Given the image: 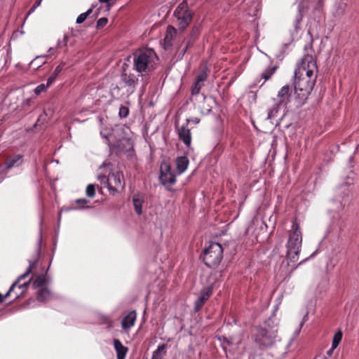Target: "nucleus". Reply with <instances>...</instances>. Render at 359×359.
<instances>
[{
	"mask_svg": "<svg viewBox=\"0 0 359 359\" xmlns=\"http://www.w3.org/2000/svg\"><path fill=\"white\" fill-rule=\"evenodd\" d=\"M167 344H163L159 345L157 349L154 351L151 359H163L166 355Z\"/></svg>",
	"mask_w": 359,
	"mask_h": 359,
	"instance_id": "nucleus-23",
	"label": "nucleus"
},
{
	"mask_svg": "<svg viewBox=\"0 0 359 359\" xmlns=\"http://www.w3.org/2000/svg\"><path fill=\"white\" fill-rule=\"evenodd\" d=\"M201 109L203 113L208 114L211 111L212 107L209 104H208L207 107L201 106Z\"/></svg>",
	"mask_w": 359,
	"mask_h": 359,
	"instance_id": "nucleus-44",
	"label": "nucleus"
},
{
	"mask_svg": "<svg viewBox=\"0 0 359 359\" xmlns=\"http://www.w3.org/2000/svg\"><path fill=\"white\" fill-rule=\"evenodd\" d=\"M29 266L28 269L23 274H22L21 276H20L18 278V280L21 281L22 280L27 278L32 272V270L36 267L38 259H36L34 260H29Z\"/></svg>",
	"mask_w": 359,
	"mask_h": 359,
	"instance_id": "nucleus-26",
	"label": "nucleus"
},
{
	"mask_svg": "<svg viewBox=\"0 0 359 359\" xmlns=\"http://www.w3.org/2000/svg\"><path fill=\"white\" fill-rule=\"evenodd\" d=\"M41 1L42 0H36L34 3L36 4V6H39L41 5Z\"/></svg>",
	"mask_w": 359,
	"mask_h": 359,
	"instance_id": "nucleus-54",
	"label": "nucleus"
},
{
	"mask_svg": "<svg viewBox=\"0 0 359 359\" xmlns=\"http://www.w3.org/2000/svg\"><path fill=\"white\" fill-rule=\"evenodd\" d=\"M192 12L188 8L187 1H184L178 5L174 15L177 20L180 29L184 30L192 20Z\"/></svg>",
	"mask_w": 359,
	"mask_h": 359,
	"instance_id": "nucleus-8",
	"label": "nucleus"
},
{
	"mask_svg": "<svg viewBox=\"0 0 359 359\" xmlns=\"http://www.w3.org/2000/svg\"><path fill=\"white\" fill-rule=\"evenodd\" d=\"M114 346L116 352L117 359H125L128 348L123 346L119 339L114 340Z\"/></svg>",
	"mask_w": 359,
	"mask_h": 359,
	"instance_id": "nucleus-18",
	"label": "nucleus"
},
{
	"mask_svg": "<svg viewBox=\"0 0 359 359\" xmlns=\"http://www.w3.org/2000/svg\"><path fill=\"white\" fill-rule=\"evenodd\" d=\"M48 120V115L45 111H43L38 118V119L35 123V127L41 126L45 123H47Z\"/></svg>",
	"mask_w": 359,
	"mask_h": 359,
	"instance_id": "nucleus-33",
	"label": "nucleus"
},
{
	"mask_svg": "<svg viewBox=\"0 0 359 359\" xmlns=\"http://www.w3.org/2000/svg\"><path fill=\"white\" fill-rule=\"evenodd\" d=\"M144 196L142 194H137L133 196V202L135 211L139 215L142 213V203H144Z\"/></svg>",
	"mask_w": 359,
	"mask_h": 359,
	"instance_id": "nucleus-19",
	"label": "nucleus"
},
{
	"mask_svg": "<svg viewBox=\"0 0 359 359\" xmlns=\"http://www.w3.org/2000/svg\"><path fill=\"white\" fill-rule=\"evenodd\" d=\"M86 195L88 196V197H90V198H93L95 196V185L94 184H88L86 187Z\"/></svg>",
	"mask_w": 359,
	"mask_h": 359,
	"instance_id": "nucleus-35",
	"label": "nucleus"
},
{
	"mask_svg": "<svg viewBox=\"0 0 359 359\" xmlns=\"http://www.w3.org/2000/svg\"><path fill=\"white\" fill-rule=\"evenodd\" d=\"M278 106L279 105H278V104H277L272 109L269 110L268 116H267L268 119H271L276 116V114L278 113Z\"/></svg>",
	"mask_w": 359,
	"mask_h": 359,
	"instance_id": "nucleus-37",
	"label": "nucleus"
},
{
	"mask_svg": "<svg viewBox=\"0 0 359 359\" xmlns=\"http://www.w3.org/2000/svg\"><path fill=\"white\" fill-rule=\"evenodd\" d=\"M124 134L125 128L123 127L116 128L109 136L101 133V135L109 142L114 138L116 140V142L114 143V147L122 150L129 151L133 148V143L130 139L126 137Z\"/></svg>",
	"mask_w": 359,
	"mask_h": 359,
	"instance_id": "nucleus-6",
	"label": "nucleus"
},
{
	"mask_svg": "<svg viewBox=\"0 0 359 359\" xmlns=\"http://www.w3.org/2000/svg\"><path fill=\"white\" fill-rule=\"evenodd\" d=\"M111 0H99L100 2L101 3H106L107 4V7L109 8L111 7V4L109 3Z\"/></svg>",
	"mask_w": 359,
	"mask_h": 359,
	"instance_id": "nucleus-48",
	"label": "nucleus"
},
{
	"mask_svg": "<svg viewBox=\"0 0 359 359\" xmlns=\"http://www.w3.org/2000/svg\"><path fill=\"white\" fill-rule=\"evenodd\" d=\"M309 0H300L298 5V14L296 17V25L295 27L297 28V25L302 21L304 13L309 10Z\"/></svg>",
	"mask_w": 359,
	"mask_h": 359,
	"instance_id": "nucleus-16",
	"label": "nucleus"
},
{
	"mask_svg": "<svg viewBox=\"0 0 359 359\" xmlns=\"http://www.w3.org/2000/svg\"><path fill=\"white\" fill-rule=\"evenodd\" d=\"M189 165V160L186 156H180L176 159L177 170L179 174L184 172Z\"/></svg>",
	"mask_w": 359,
	"mask_h": 359,
	"instance_id": "nucleus-21",
	"label": "nucleus"
},
{
	"mask_svg": "<svg viewBox=\"0 0 359 359\" xmlns=\"http://www.w3.org/2000/svg\"><path fill=\"white\" fill-rule=\"evenodd\" d=\"M157 59L156 53L151 49L140 50L134 54V68L140 73L149 72L154 69Z\"/></svg>",
	"mask_w": 359,
	"mask_h": 359,
	"instance_id": "nucleus-3",
	"label": "nucleus"
},
{
	"mask_svg": "<svg viewBox=\"0 0 359 359\" xmlns=\"http://www.w3.org/2000/svg\"><path fill=\"white\" fill-rule=\"evenodd\" d=\"M277 330H266L265 328L257 329V333L255 336V341L259 344L264 346H271L276 337Z\"/></svg>",
	"mask_w": 359,
	"mask_h": 359,
	"instance_id": "nucleus-9",
	"label": "nucleus"
},
{
	"mask_svg": "<svg viewBox=\"0 0 359 359\" xmlns=\"http://www.w3.org/2000/svg\"><path fill=\"white\" fill-rule=\"evenodd\" d=\"M203 100H204V103L208 102H213V100H212V99L211 97L208 98V97H206L205 96L203 97Z\"/></svg>",
	"mask_w": 359,
	"mask_h": 359,
	"instance_id": "nucleus-50",
	"label": "nucleus"
},
{
	"mask_svg": "<svg viewBox=\"0 0 359 359\" xmlns=\"http://www.w3.org/2000/svg\"><path fill=\"white\" fill-rule=\"evenodd\" d=\"M317 76L300 75L294 72V90L298 105H303L311 94Z\"/></svg>",
	"mask_w": 359,
	"mask_h": 359,
	"instance_id": "nucleus-1",
	"label": "nucleus"
},
{
	"mask_svg": "<svg viewBox=\"0 0 359 359\" xmlns=\"http://www.w3.org/2000/svg\"><path fill=\"white\" fill-rule=\"evenodd\" d=\"M339 344V343L332 341V348L335 349L338 346Z\"/></svg>",
	"mask_w": 359,
	"mask_h": 359,
	"instance_id": "nucleus-51",
	"label": "nucleus"
},
{
	"mask_svg": "<svg viewBox=\"0 0 359 359\" xmlns=\"http://www.w3.org/2000/svg\"><path fill=\"white\" fill-rule=\"evenodd\" d=\"M137 82L138 79L134 74H128L123 69L118 84L114 86L111 90L114 93L117 91V93L122 90L123 91L122 95H129L135 91Z\"/></svg>",
	"mask_w": 359,
	"mask_h": 359,
	"instance_id": "nucleus-5",
	"label": "nucleus"
},
{
	"mask_svg": "<svg viewBox=\"0 0 359 359\" xmlns=\"http://www.w3.org/2000/svg\"><path fill=\"white\" fill-rule=\"evenodd\" d=\"M347 4L345 1H341L336 5L335 15L338 16L343 15L345 13Z\"/></svg>",
	"mask_w": 359,
	"mask_h": 359,
	"instance_id": "nucleus-30",
	"label": "nucleus"
},
{
	"mask_svg": "<svg viewBox=\"0 0 359 359\" xmlns=\"http://www.w3.org/2000/svg\"><path fill=\"white\" fill-rule=\"evenodd\" d=\"M58 45H59L60 46H61V42H59V43H58Z\"/></svg>",
	"mask_w": 359,
	"mask_h": 359,
	"instance_id": "nucleus-57",
	"label": "nucleus"
},
{
	"mask_svg": "<svg viewBox=\"0 0 359 359\" xmlns=\"http://www.w3.org/2000/svg\"><path fill=\"white\" fill-rule=\"evenodd\" d=\"M106 185L111 194H114L125 186L124 177L121 172L110 174L106 180Z\"/></svg>",
	"mask_w": 359,
	"mask_h": 359,
	"instance_id": "nucleus-10",
	"label": "nucleus"
},
{
	"mask_svg": "<svg viewBox=\"0 0 359 359\" xmlns=\"http://www.w3.org/2000/svg\"><path fill=\"white\" fill-rule=\"evenodd\" d=\"M136 318V311H130L122 320V329L125 331L130 330L134 325Z\"/></svg>",
	"mask_w": 359,
	"mask_h": 359,
	"instance_id": "nucleus-14",
	"label": "nucleus"
},
{
	"mask_svg": "<svg viewBox=\"0 0 359 359\" xmlns=\"http://www.w3.org/2000/svg\"><path fill=\"white\" fill-rule=\"evenodd\" d=\"M38 6H36V4H34L33 5V6L30 8V10L28 12V15H29L30 13H32V12L34 11V10L37 8Z\"/></svg>",
	"mask_w": 359,
	"mask_h": 359,
	"instance_id": "nucleus-49",
	"label": "nucleus"
},
{
	"mask_svg": "<svg viewBox=\"0 0 359 359\" xmlns=\"http://www.w3.org/2000/svg\"><path fill=\"white\" fill-rule=\"evenodd\" d=\"M128 109L126 107H121L119 109V116L125 118L128 115Z\"/></svg>",
	"mask_w": 359,
	"mask_h": 359,
	"instance_id": "nucleus-42",
	"label": "nucleus"
},
{
	"mask_svg": "<svg viewBox=\"0 0 359 359\" xmlns=\"http://www.w3.org/2000/svg\"><path fill=\"white\" fill-rule=\"evenodd\" d=\"M32 280V277H31V278L29 279V280H28V281L25 282V283H22V284H20V280H18V279H17V280H15V281L12 284L11 287H10V289H9V290L7 292V293H6L4 296H3V297H4V300L5 299H6V298L10 295L11 292L14 290V288H15V287H17V286H18V287H19V288H23V290L22 291V292H21L20 294L17 295L16 299H18V298L21 297L23 295V294H24L25 291L27 290V287L29 286V285L30 284V282H31V280Z\"/></svg>",
	"mask_w": 359,
	"mask_h": 359,
	"instance_id": "nucleus-17",
	"label": "nucleus"
},
{
	"mask_svg": "<svg viewBox=\"0 0 359 359\" xmlns=\"http://www.w3.org/2000/svg\"><path fill=\"white\" fill-rule=\"evenodd\" d=\"M277 69L276 66L269 67L261 74L260 76L264 80V82L271 79Z\"/></svg>",
	"mask_w": 359,
	"mask_h": 359,
	"instance_id": "nucleus-28",
	"label": "nucleus"
},
{
	"mask_svg": "<svg viewBox=\"0 0 359 359\" xmlns=\"http://www.w3.org/2000/svg\"><path fill=\"white\" fill-rule=\"evenodd\" d=\"M292 88L289 85L283 86L278 93V105H286L290 101L292 95Z\"/></svg>",
	"mask_w": 359,
	"mask_h": 359,
	"instance_id": "nucleus-13",
	"label": "nucleus"
},
{
	"mask_svg": "<svg viewBox=\"0 0 359 359\" xmlns=\"http://www.w3.org/2000/svg\"><path fill=\"white\" fill-rule=\"evenodd\" d=\"M223 258V248L218 243H211L203 252V262L209 268L217 266Z\"/></svg>",
	"mask_w": 359,
	"mask_h": 359,
	"instance_id": "nucleus-4",
	"label": "nucleus"
},
{
	"mask_svg": "<svg viewBox=\"0 0 359 359\" xmlns=\"http://www.w3.org/2000/svg\"><path fill=\"white\" fill-rule=\"evenodd\" d=\"M44 57L45 56L36 57V58L30 62V65L33 66L35 68L40 67L41 65L45 64Z\"/></svg>",
	"mask_w": 359,
	"mask_h": 359,
	"instance_id": "nucleus-32",
	"label": "nucleus"
},
{
	"mask_svg": "<svg viewBox=\"0 0 359 359\" xmlns=\"http://www.w3.org/2000/svg\"><path fill=\"white\" fill-rule=\"evenodd\" d=\"M199 34V29L198 27H194L192 28V30H191V32L190 34V39H193V40H196V39L197 38V36H198Z\"/></svg>",
	"mask_w": 359,
	"mask_h": 359,
	"instance_id": "nucleus-41",
	"label": "nucleus"
},
{
	"mask_svg": "<svg viewBox=\"0 0 359 359\" xmlns=\"http://www.w3.org/2000/svg\"><path fill=\"white\" fill-rule=\"evenodd\" d=\"M4 301V297L3 295L0 293V304Z\"/></svg>",
	"mask_w": 359,
	"mask_h": 359,
	"instance_id": "nucleus-56",
	"label": "nucleus"
},
{
	"mask_svg": "<svg viewBox=\"0 0 359 359\" xmlns=\"http://www.w3.org/2000/svg\"><path fill=\"white\" fill-rule=\"evenodd\" d=\"M160 181L169 191L170 187L176 182L175 175L168 163H163L161 165Z\"/></svg>",
	"mask_w": 359,
	"mask_h": 359,
	"instance_id": "nucleus-11",
	"label": "nucleus"
},
{
	"mask_svg": "<svg viewBox=\"0 0 359 359\" xmlns=\"http://www.w3.org/2000/svg\"><path fill=\"white\" fill-rule=\"evenodd\" d=\"M194 42V40H193L190 38L188 39V41H187L186 46L182 50V51L180 53V55H182V57H183L184 55V54L186 53L188 48L193 45Z\"/></svg>",
	"mask_w": 359,
	"mask_h": 359,
	"instance_id": "nucleus-39",
	"label": "nucleus"
},
{
	"mask_svg": "<svg viewBox=\"0 0 359 359\" xmlns=\"http://www.w3.org/2000/svg\"><path fill=\"white\" fill-rule=\"evenodd\" d=\"M203 86V83L195 81V82L191 88V94L192 95H198Z\"/></svg>",
	"mask_w": 359,
	"mask_h": 359,
	"instance_id": "nucleus-34",
	"label": "nucleus"
},
{
	"mask_svg": "<svg viewBox=\"0 0 359 359\" xmlns=\"http://www.w3.org/2000/svg\"><path fill=\"white\" fill-rule=\"evenodd\" d=\"M108 22V19L107 18H101L97 22L96 27L97 29H102L104 27Z\"/></svg>",
	"mask_w": 359,
	"mask_h": 359,
	"instance_id": "nucleus-38",
	"label": "nucleus"
},
{
	"mask_svg": "<svg viewBox=\"0 0 359 359\" xmlns=\"http://www.w3.org/2000/svg\"><path fill=\"white\" fill-rule=\"evenodd\" d=\"M294 72L303 76H317L318 67L313 57L309 54L305 55L298 64Z\"/></svg>",
	"mask_w": 359,
	"mask_h": 359,
	"instance_id": "nucleus-7",
	"label": "nucleus"
},
{
	"mask_svg": "<svg viewBox=\"0 0 359 359\" xmlns=\"http://www.w3.org/2000/svg\"><path fill=\"white\" fill-rule=\"evenodd\" d=\"M64 64H60L56 67L50 76L48 78L47 81V86H50L56 79L58 74L61 72L63 69Z\"/></svg>",
	"mask_w": 359,
	"mask_h": 359,
	"instance_id": "nucleus-27",
	"label": "nucleus"
},
{
	"mask_svg": "<svg viewBox=\"0 0 359 359\" xmlns=\"http://www.w3.org/2000/svg\"><path fill=\"white\" fill-rule=\"evenodd\" d=\"M50 295V291L47 288L43 287L38 291L37 299L39 302H45L49 299Z\"/></svg>",
	"mask_w": 359,
	"mask_h": 359,
	"instance_id": "nucleus-29",
	"label": "nucleus"
},
{
	"mask_svg": "<svg viewBox=\"0 0 359 359\" xmlns=\"http://www.w3.org/2000/svg\"><path fill=\"white\" fill-rule=\"evenodd\" d=\"M322 5H321V3H320V0H318V4H317V6H316V9H318V8L321 7Z\"/></svg>",
	"mask_w": 359,
	"mask_h": 359,
	"instance_id": "nucleus-55",
	"label": "nucleus"
},
{
	"mask_svg": "<svg viewBox=\"0 0 359 359\" xmlns=\"http://www.w3.org/2000/svg\"><path fill=\"white\" fill-rule=\"evenodd\" d=\"M93 10V6H92L90 8H89L86 12L80 14L78 18H76V23L77 24H81L83 23L88 16H89L92 13Z\"/></svg>",
	"mask_w": 359,
	"mask_h": 359,
	"instance_id": "nucleus-31",
	"label": "nucleus"
},
{
	"mask_svg": "<svg viewBox=\"0 0 359 359\" xmlns=\"http://www.w3.org/2000/svg\"><path fill=\"white\" fill-rule=\"evenodd\" d=\"M341 339H342V332H341V331L339 330L334 334L332 341L340 343V341H341Z\"/></svg>",
	"mask_w": 359,
	"mask_h": 359,
	"instance_id": "nucleus-43",
	"label": "nucleus"
},
{
	"mask_svg": "<svg viewBox=\"0 0 359 359\" xmlns=\"http://www.w3.org/2000/svg\"><path fill=\"white\" fill-rule=\"evenodd\" d=\"M29 266L28 269L23 274H22L21 276H20L18 278V280L21 281L22 280L27 278L32 272V270L36 267L38 259H36L34 260H29Z\"/></svg>",
	"mask_w": 359,
	"mask_h": 359,
	"instance_id": "nucleus-25",
	"label": "nucleus"
},
{
	"mask_svg": "<svg viewBox=\"0 0 359 359\" xmlns=\"http://www.w3.org/2000/svg\"><path fill=\"white\" fill-rule=\"evenodd\" d=\"M97 179L98 180L100 181L101 183H104V184H106V180L107 179V177L104 175H99L97 176Z\"/></svg>",
	"mask_w": 359,
	"mask_h": 359,
	"instance_id": "nucleus-45",
	"label": "nucleus"
},
{
	"mask_svg": "<svg viewBox=\"0 0 359 359\" xmlns=\"http://www.w3.org/2000/svg\"><path fill=\"white\" fill-rule=\"evenodd\" d=\"M67 41H68V36L67 35H65L64 39H63L64 46H66Z\"/></svg>",
	"mask_w": 359,
	"mask_h": 359,
	"instance_id": "nucleus-52",
	"label": "nucleus"
},
{
	"mask_svg": "<svg viewBox=\"0 0 359 359\" xmlns=\"http://www.w3.org/2000/svg\"><path fill=\"white\" fill-rule=\"evenodd\" d=\"M76 203L79 205H84L88 203V201L86 199H77Z\"/></svg>",
	"mask_w": 359,
	"mask_h": 359,
	"instance_id": "nucleus-46",
	"label": "nucleus"
},
{
	"mask_svg": "<svg viewBox=\"0 0 359 359\" xmlns=\"http://www.w3.org/2000/svg\"><path fill=\"white\" fill-rule=\"evenodd\" d=\"M48 283V279L45 274H40L37 276L35 280L32 283V286L34 288L36 289L40 287H42Z\"/></svg>",
	"mask_w": 359,
	"mask_h": 359,
	"instance_id": "nucleus-24",
	"label": "nucleus"
},
{
	"mask_svg": "<svg viewBox=\"0 0 359 359\" xmlns=\"http://www.w3.org/2000/svg\"><path fill=\"white\" fill-rule=\"evenodd\" d=\"M22 163V156L16 155L6 161V169H11L13 167H18Z\"/></svg>",
	"mask_w": 359,
	"mask_h": 359,
	"instance_id": "nucleus-22",
	"label": "nucleus"
},
{
	"mask_svg": "<svg viewBox=\"0 0 359 359\" xmlns=\"http://www.w3.org/2000/svg\"><path fill=\"white\" fill-rule=\"evenodd\" d=\"M177 30L172 26H168L166 30V34L164 38V43L167 47L172 45V40L175 36Z\"/></svg>",
	"mask_w": 359,
	"mask_h": 359,
	"instance_id": "nucleus-20",
	"label": "nucleus"
},
{
	"mask_svg": "<svg viewBox=\"0 0 359 359\" xmlns=\"http://www.w3.org/2000/svg\"><path fill=\"white\" fill-rule=\"evenodd\" d=\"M50 86H47V83L45 85L43 83L39 85L35 89L34 93L36 95L40 94L41 93L46 90V89L49 87Z\"/></svg>",
	"mask_w": 359,
	"mask_h": 359,
	"instance_id": "nucleus-40",
	"label": "nucleus"
},
{
	"mask_svg": "<svg viewBox=\"0 0 359 359\" xmlns=\"http://www.w3.org/2000/svg\"><path fill=\"white\" fill-rule=\"evenodd\" d=\"M187 124H188L190 121L193 122L194 124H197V123H199L200 119L198 118H194L192 120L187 119Z\"/></svg>",
	"mask_w": 359,
	"mask_h": 359,
	"instance_id": "nucleus-47",
	"label": "nucleus"
},
{
	"mask_svg": "<svg viewBox=\"0 0 359 359\" xmlns=\"http://www.w3.org/2000/svg\"><path fill=\"white\" fill-rule=\"evenodd\" d=\"M302 243V233L300 226L296 219L292 221V228L288 231V241L287 243V257L290 262L298 260Z\"/></svg>",
	"mask_w": 359,
	"mask_h": 359,
	"instance_id": "nucleus-2",
	"label": "nucleus"
},
{
	"mask_svg": "<svg viewBox=\"0 0 359 359\" xmlns=\"http://www.w3.org/2000/svg\"><path fill=\"white\" fill-rule=\"evenodd\" d=\"M334 350V348H331L329 351H327V354L330 356L332 354Z\"/></svg>",
	"mask_w": 359,
	"mask_h": 359,
	"instance_id": "nucleus-53",
	"label": "nucleus"
},
{
	"mask_svg": "<svg viewBox=\"0 0 359 359\" xmlns=\"http://www.w3.org/2000/svg\"><path fill=\"white\" fill-rule=\"evenodd\" d=\"M207 79V74L205 71L201 72L196 77V81L198 82H201L203 83V82Z\"/></svg>",
	"mask_w": 359,
	"mask_h": 359,
	"instance_id": "nucleus-36",
	"label": "nucleus"
},
{
	"mask_svg": "<svg viewBox=\"0 0 359 359\" xmlns=\"http://www.w3.org/2000/svg\"><path fill=\"white\" fill-rule=\"evenodd\" d=\"M178 136L187 147H189L191 142V134L190 129L185 126L178 128Z\"/></svg>",
	"mask_w": 359,
	"mask_h": 359,
	"instance_id": "nucleus-15",
	"label": "nucleus"
},
{
	"mask_svg": "<svg viewBox=\"0 0 359 359\" xmlns=\"http://www.w3.org/2000/svg\"><path fill=\"white\" fill-rule=\"evenodd\" d=\"M212 293V287L208 286L203 287L200 292V295L198 298L196 300L194 303V311H199L205 302L209 299Z\"/></svg>",
	"mask_w": 359,
	"mask_h": 359,
	"instance_id": "nucleus-12",
	"label": "nucleus"
}]
</instances>
